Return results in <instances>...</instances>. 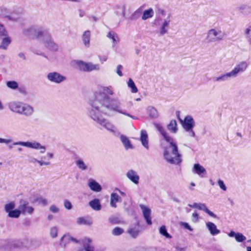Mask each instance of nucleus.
I'll return each instance as SVG.
<instances>
[{
  "instance_id": "nucleus-37",
  "label": "nucleus",
  "mask_w": 251,
  "mask_h": 251,
  "mask_svg": "<svg viewBox=\"0 0 251 251\" xmlns=\"http://www.w3.org/2000/svg\"><path fill=\"white\" fill-rule=\"evenodd\" d=\"M76 166L82 171H85L88 169V165L81 159H78L75 161Z\"/></svg>"
},
{
  "instance_id": "nucleus-6",
  "label": "nucleus",
  "mask_w": 251,
  "mask_h": 251,
  "mask_svg": "<svg viewBox=\"0 0 251 251\" xmlns=\"http://www.w3.org/2000/svg\"><path fill=\"white\" fill-rule=\"evenodd\" d=\"M249 64L246 61H242L238 62L233 69L229 72L232 78H235L239 74L245 72Z\"/></svg>"
},
{
  "instance_id": "nucleus-7",
  "label": "nucleus",
  "mask_w": 251,
  "mask_h": 251,
  "mask_svg": "<svg viewBox=\"0 0 251 251\" xmlns=\"http://www.w3.org/2000/svg\"><path fill=\"white\" fill-rule=\"evenodd\" d=\"M77 65L80 70L85 72L98 71L100 69V66L99 64H95L91 62L86 63L82 61H79L77 62Z\"/></svg>"
},
{
  "instance_id": "nucleus-52",
  "label": "nucleus",
  "mask_w": 251,
  "mask_h": 251,
  "mask_svg": "<svg viewBox=\"0 0 251 251\" xmlns=\"http://www.w3.org/2000/svg\"><path fill=\"white\" fill-rule=\"evenodd\" d=\"M218 184L221 189L224 191L226 190V187L222 180L219 179L218 181Z\"/></svg>"
},
{
  "instance_id": "nucleus-17",
  "label": "nucleus",
  "mask_w": 251,
  "mask_h": 251,
  "mask_svg": "<svg viewBox=\"0 0 251 251\" xmlns=\"http://www.w3.org/2000/svg\"><path fill=\"white\" fill-rule=\"evenodd\" d=\"M34 112V108L31 105L24 103L23 105L20 114L23 115L26 117L31 116Z\"/></svg>"
},
{
  "instance_id": "nucleus-56",
  "label": "nucleus",
  "mask_w": 251,
  "mask_h": 251,
  "mask_svg": "<svg viewBox=\"0 0 251 251\" xmlns=\"http://www.w3.org/2000/svg\"><path fill=\"white\" fill-rule=\"evenodd\" d=\"M65 207L67 209H71L72 207V204L70 201L67 200H65L64 202Z\"/></svg>"
},
{
  "instance_id": "nucleus-10",
  "label": "nucleus",
  "mask_w": 251,
  "mask_h": 251,
  "mask_svg": "<svg viewBox=\"0 0 251 251\" xmlns=\"http://www.w3.org/2000/svg\"><path fill=\"white\" fill-rule=\"evenodd\" d=\"M47 78L50 82L59 84L66 79V77L57 72H51L48 74Z\"/></svg>"
},
{
  "instance_id": "nucleus-28",
  "label": "nucleus",
  "mask_w": 251,
  "mask_h": 251,
  "mask_svg": "<svg viewBox=\"0 0 251 251\" xmlns=\"http://www.w3.org/2000/svg\"><path fill=\"white\" fill-rule=\"evenodd\" d=\"M228 235L229 237H234L236 241L238 242H242L246 239V237L242 233L239 232L235 233L233 231H230L228 234Z\"/></svg>"
},
{
  "instance_id": "nucleus-16",
  "label": "nucleus",
  "mask_w": 251,
  "mask_h": 251,
  "mask_svg": "<svg viewBox=\"0 0 251 251\" xmlns=\"http://www.w3.org/2000/svg\"><path fill=\"white\" fill-rule=\"evenodd\" d=\"M24 103L19 101H11L9 103L8 107L13 112L20 113Z\"/></svg>"
},
{
  "instance_id": "nucleus-23",
  "label": "nucleus",
  "mask_w": 251,
  "mask_h": 251,
  "mask_svg": "<svg viewBox=\"0 0 251 251\" xmlns=\"http://www.w3.org/2000/svg\"><path fill=\"white\" fill-rule=\"evenodd\" d=\"M193 172L201 177H203V175L206 173V170L199 164H194Z\"/></svg>"
},
{
  "instance_id": "nucleus-35",
  "label": "nucleus",
  "mask_w": 251,
  "mask_h": 251,
  "mask_svg": "<svg viewBox=\"0 0 251 251\" xmlns=\"http://www.w3.org/2000/svg\"><path fill=\"white\" fill-rule=\"evenodd\" d=\"M244 34L248 42L251 44V25H248L244 29Z\"/></svg>"
},
{
  "instance_id": "nucleus-22",
  "label": "nucleus",
  "mask_w": 251,
  "mask_h": 251,
  "mask_svg": "<svg viewBox=\"0 0 251 251\" xmlns=\"http://www.w3.org/2000/svg\"><path fill=\"white\" fill-rule=\"evenodd\" d=\"M88 186L93 191L100 192L102 188L100 184L93 179H90L88 183Z\"/></svg>"
},
{
  "instance_id": "nucleus-26",
  "label": "nucleus",
  "mask_w": 251,
  "mask_h": 251,
  "mask_svg": "<svg viewBox=\"0 0 251 251\" xmlns=\"http://www.w3.org/2000/svg\"><path fill=\"white\" fill-rule=\"evenodd\" d=\"M122 200L121 197L115 193H112L110 196V206L112 207H117L116 203L118 202L121 201Z\"/></svg>"
},
{
  "instance_id": "nucleus-21",
  "label": "nucleus",
  "mask_w": 251,
  "mask_h": 251,
  "mask_svg": "<svg viewBox=\"0 0 251 251\" xmlns=\"http://www.w3.org/2000/svg\"><path fill=\"white\" fill-rule=\"evenodd\" d=\"M140 140L142 143V145L147 150L149 149V139L147 131L145 130H142L141 131Z\"/></svg>"
},
{
  "instance_id": "nucleus-32",
  "label": "nucleus",
  "mask_w": 251,
  "mask_h": 251,
  "mask_svg": "<svg viewBox=\"0 0 251 251\" xmlns=\"http://www.w3.org/2000/svg\"><path fill=\"white\" fill-rule=\"evenodd\" d=\"M106 36L107 38L112 41L113 46H115L116 44L119 41V39L117 34L114 31H109L107 34Z\"/></svg>"
},
{
  "instance_id": "nucleus-9",
  "label": "nucleus",
  "mask_w": 251,
  "mask_h": 251,
  "mask_svg": "<svg viewBox=\"0 0 251 251\" xmlns=\"http://www.w3.org/2000/svg\"><path fill=\"white\" fill-rule=\"evenodd\" d=\"M98 93H100V94H103L104 95H105V96H106L108 99L107 105H111L109 103V97L108 96H113L114 94V89L112 86H104L101 87L100 89L96 91L94 94V98L97 99V95ZM116 105H120V104H117Z\"/></svg>"
},
{
  "instance_id": "nucleus-44",
  "label": "nucleus",
  "mask_w": 251,
  "mask_h": 251,
  "mask_svg": "<svg viewBox=\"0 0 251 251\" xmlns=\"http://www.w3.org/2000/svg\"><path fill=\"white\" fill-rule=\"evenodd\" d=\"M159 233L167 238L170 239L172 236L168 233L165 226H162L159 228Z\"/></svg>"
},
{
  "instance_id": "nucleus-12",
  "label": "nucleus",
  "mask_w": 251,
  "mask_h": 251,
  "mask_svg": "<svg viewBox=\"0 0 251 251\" xmlns=\"http://www.w3.org/2000/svg\"><path fill=\"white\" fill-rule=\"evenodd\" d=\"M188 206L191 208H198L200 210L204 211L210 216L216 218L217 216L212 211H210L204 203L195 202L192 204H189Z\"/></svg>"
},
{
  "instance_id": "nucleus-63",
  "label": "nucleus",
  "mask_w": 251,
  "mask_h": 251,
  "mask_svg": "<svg viewBox=\"0 0 251 251\" xmlns=\"http://www.w3.org/2000/svg\"><path fill=\"white\" fill-rule=\"evenodd\" d=\"M99 58L100 61L101 63H103L104 62H105L107 59V56H99Z\"/></svg>"
},
{
  "instance_id": "nucleus-48",
  "label": "nucleus",
  "mask_w": 251,
  "mask_h": 251,
  "mask_svg": "<svg viewBox=\"0 0 251 251\" xmlns=\"http://www.w3.org/2000/svg\"><path fill=\"white\" fill-rule=\"evenodd\" d=\"M58 228L56 226H53L50 229V235L51 237L55 238L57 236Z\"/></svg>"
},
{
  "instance_id": "nucleus-38",
  "label": "nucleus",
  "mask_w": 251,
  "mask_h": 251,
  "mask_svg": "<svg viewBox=\"0 0 251 251\" xmlns=\"http://www.w3.org/2000/svg\"><path fill=\"white\" fill-rule=\"evenodd\" d=\"M154 14L152 8H150L144 11L142 19L143 20H146L147 19L153 17Z\"/></svg>"
},
{
  "instance_id": "nucleus-47",
  "label": "nucleus",
  "mask_w": 251,
  "mask_h": 251,
  "mask_svg": "<svg viewBox=\"0 0 251 251\" xmlns=\"http://www.w3.org/2000/svg\"><path fill=\"white\" fill-rule=\"evenodd\" d=\"M124 232V230L122 228L119 227H115L112 231V233L115 236H119L122 234Z\"/></svg>"
},
{
  "instance_id": "nucleus-15",
  "label": "nucleus",
  "mask_w": 251,
  "mask_h": 251,
  "mask_svg": "<svg viewBox=\"0 0 251 251\" xmlns=\"http://www.w3.org/2000/svg\"><path fill=\"white\" fill-rule=\"evenodd\" d=\"M183 128L186 129L190 128H194L195 126L194 120L191 116H187L184 120L179 119Z\"/></svg>"
},
{
  "instance_id": "nucleus-55",
  "label": "nucleus",
  "mask_w": 251,
  "mask_h": 251,
  "mask_svg": "<svg viewBox=\"0 0 251 251\" xmlns=\"http://www.w3.org/2000/svg\"><path fill=\"white\" fill-rule=\"evenodd\" d=\"M7 35V32L5 30L3 26L0 24V36H6Z\"/></svg>"
},
{
  "instance_id": "nucleus-34",
  "label": "nucleus",
  "mask_w": 251,
  "mask_h": 251,
  "mask_svg": "<svg viewBox=\"0 0 251 251\" xmlns=\"http://www.w3.org/2000/svg\"><path fill=\"white\" fill-rule=\"evenodd\" d=\"M167 129L173 133H176L177 131V123L176 120L171 121L167 126Z\"/></svg>"
},
{
  "instance_id": "nucleus-31",
  "label": "nucleus",
  "mask_w": 251,
  "mask_h": 251,
  "mask_svg": "<svg viewBox=\"0 0 251 251\" xmlns=\"http://www.w3.org/2000/svg\"><path fill=\"white\" fill-rule=\"evenodd\" d=\"M89 204L91 207L95 210L99 211L101 208L100 201L98 199H95L90 201Z\"/></svg>"
},
{
  "instance_id": "nucleus-19",
  "label": "nucleus",
  "mask_w": 251,
  "mask_h": 251,
  "mask_svg": "<svg viewBox=\"0 0 251 251\" xmlns=\"http://www.w3.org/2000/svg\"><path fill=\"white\" fill-rule=\"evenodd\" d=\"M169 17L170 15L168 16L166 19L164 20L160 27L159 33L160 35H164L168 33L169 25L171 22Z\"/></svg>"
},
{
  "instance_id": "nucleus-50",
  "label": "nucleus",
  "mask_w": 251,
  "mask_h": 251,
  "mask_svg": "<svg viewBox=\"0 0 251 251\" xmlns=\"http://www.w3.org/2000/svg\"><path fill=\"white\" fill-rule=\"evenodd\" d=\"M7 86L12 89H16L18 87V85L16 82L14 81H8L7 82Z\"/></svg>"
},
{
  "instance_id": "nucleus-54",
  "label": "nucleus",
  "mask_w": 251,
  "mask_h": 251,
  "mask_svg": "<svg viewBox=\"0 0 251 251\" xmlns=\"http://www.w3.org/2000/svg\"><path fill=\"white\" fill-rule=\"evenodd\" d=\"M192 221L194 223H197L199 221V215L197 212H194L192 214Z\"/></svg>"
},
{
  "instance_id": "nucleus-64",
  "label": "nucleus",
  "mask_w": 251,
  "mask_h": 251,
  "mask_svg": "<svg viewBox=\"0 0 251 251\" xmlns=\"http://www.w3.org/2000/svg\"><path fill=\"white\" fill-rule=\"evenodd\" d=\"M47 158L49 159V160L52 159L53 157V154L51 152H48L47 153Z\"/></svg>"
},
{
  "instance_id": "nucleus-30",
  "label": "nucleus",
  "mask_w": 251,
  "mask_h": 251,
  "mask_svg": "<svg viewBox=\"0 0 251 251\" xmlns=\"http://www.w3.org/2000/svg\"><path fill=\"white\" fill-rule=\"evenodd\" d=\"M120 139L126 150L133 149V146L127 137L125 135H121L120 136Z\"/></svg>"
},
{
  "instance_id": "nucleus-61",
  "label": "nucleus",
  "mask_w": 251,
  "mask_h": 251,
  "mask_svg": "<svg viewBox=\"0 0 251 251\" xmlns=\"http://www.w3.org/2000/svg\"><path fill=\"white\" fill-rule=\"evenodd\" d=\"M181 225L186 229H188L190 231H192L193 228L190 226V225L187 223H182Z\"/></svg>"
},
{
  "instance_id": "nucleus-4",
  "label": "nucleus",
  "mask_w": 251,
  "mask_h": 251,
  "mask_svg": "<svg viewBox=\"0 0 251 251\" xmlns=\"http://www.w3.org/2000/svg\"><path fill=\"white\" fill-rule=\"evenodd\" d=\"M225 36V34L220 29L212 28L207 31L205 39L209 44L219 43L223 41Z\"/></svg>"
},
{
  "instance_id": "nucleus-51",
  "label": "nucleus",
  "mask_w": 251,
  "mask_h": 251,
  "mask_svg": "<svg viewBox=\"0 0 251 251\" xmlns=\"http://www.w3.org/2000/svg\"><path fill=\"white\" fill-rule=\"evenodd\" d=\"M187 133V135L192 137H195L196 136L195 133L193 130V128H190L186 129H184Z\"/></svg>"
},
{
  "instance_id": "nucleus-24",
  "label": "nucleus",
  "mask_w": 251,
  "mask_h": 251,
  "mask_svg": "<svg viewBox=\"0 0 251 251\" xmlns=\"http://www.w3.org/2000/svg\"><path fill=\"white\" fill-rule=\"evenodd\" d=\"M232 78V77L230 75V74L229 72L225 73L220 75L216 76L214 78V80L215 82H224L226 81H227L230 79Z\"/></svg>"
},
{
  "instance_id": "nucleus-2",
  "label": "nucleus",
  "mask_w": 251,
  "mask_h": 251,
  "mask_svg": "<svg viewBox=\"0 0 251 251\" xmlns=\"http://www.w3.org/2000/svg\"><path fill=\"white\" fill-rule=\"evenodd\" d=\"M154 126L165 141L169 143V146L166 147L164 151L165 160L172 164L178 165L181 161V155L178 152V148L174 139L169 135L164 127L160 124L154 123Z\"/></svg>"
},
{
  "instance_id": "nucleus-14",
  "label": "nucleus",
  "mask_w": 251,
  "mask_h": 251,
  "mask_svg": "<svg viewBox=\"0 0 251 251\" xmlns=\"http://www.w3.org/2000/svg\"><path fill=\"white\" fill-rule=\"evenodd\" d=\"M139 207L142 211L143 216L146 220L147 223L149 225H151L152 224V222L151 217V209L148 206L143 204H139Z\"/></svg>"
},
{
  "instance_id": "nucleus-5",
  "label": "nucleus",
  "mask_w": 251,
  "mask_h": 251,
  "mask_svg": "<svg viewBox=\"0 0 251 251\" xmlns=\"http://www.w3.org/2000/svg\"><path fill=\"white\" fill-rule=\"evenodd\" d=\"M13 145H20L25 147L28 148H31L35 150H40L41 153H43L46 151V148L45 146L42 145L40 143L36 141L33 142H23L19 141L14 142Z\"/></svg>"
},
{
  "instance_id": "nucleus-57",
  "label": "nucleus",
  "mask_w": 251,
  "mask_h": 251,
  "mask_svg": "<svg viewBox=\"0 0 251 251\" xmlns=\"http://www.w3.org/2000/svg\"><path fill=\"white\" fill-rule=\"evenodd\" d=\"M20 14L16 15L15 13H12L9 16V17L11 20L16 21L20 18Z\"/></svg>"
},
{
  "instance_id": "nucleus-42",
  "label": "nucleus",
  "mask_w": 251,
  "mask_h": 251,
  "mask_svg": "<svg viewBox=\"0 0 251 251\" xmlns=\"http://www.w3.org/2000/svg\"><path fill=\"white\" fill-rule=\"evenodd\" d=\"M72 237L69 234L64 235L61 239V245L65 246L66 245L71 242Z\"/></svg>"
},
{
  "instance_id": "nucleus-41",
  "label": "nucleus",
  "mask_w": 251,
  "mask_h": 251,
  "mask_svg": "<svg viewBox=\"0 0 251 251\" xmlns=\"http://www.w3.org/2000/svg\"><path fill=\"white\" fill-rule=\"evenodd\" d=\"M11 43V39L8 37H4L2 41L1 44L0 45V49L6 50L8 46Z\"/></svg>"
},
{
  "instance_id": "nucleus-18",
  "label": "nucleus",
  "mask_w": 251,
  "mask_h": 251,
  "mask_svg": "<svg viewBox=\"0 0 251 251\" xmlns=\"http://www.w3.org/2000/svg\"><path fill=\"white\" fill-rule=\"evenodd\" d=\"M126 176L134 183L137 184L139 183V176L135 171L133 170H129L126 173Z\"/></svg>"
},
{
  "instance_id": "nucleus-33",
  "label": "nucleus",
  "mask_w": 251,
  "mask_h": 251,
  "mask_svg": "<svg viewBox=\"0 0 251 251\" xmlns=\"http://www.w3.org/2000/svg\"><path fill=\"white\" fill-rule=\"evenodd\" d=\"M147 112L151 118H156L158 117V113L157 110L152 106H148L147 108Z\"/></svg>"
},
{
  "instance_id": "nucleus-58",
  "label": "nucleus",
  "mask_w": 251,
  "mask_h": 251,
  "mask_svg": "<svg viewBox=\"0 0 251 251\" xmlns=\"http://www.w3.org/2000/svg\"><path fill=\"white\" fill-rule=\"evenodd\" d=\"M122 69L123 66L121 65H119L117 66L116 73L120 76H122L123 75V73L122 72Z\"/></svg>"
},
{
  "instance_id": "nucleus-62",
  "label": "nucleus",
  "mask_w": 251,
  "mask_h": 251,
  "mask_svg": "<svg viewBox=\"0 0 251 251\" xmlns=\"http://www.w3.org/2000/svg\"><path fill=\"white\" fill-rule=\"evenodd\" d=\"M157 13L159 14H161L162 16L165 15L166 12L165 10L162 8H158L157 9Z\"/></svg>"
},
{
  "instance_id": "nucleus-46",
  "label": "nucleus",
  "mask_w": 251,
  "mask_h": 251,
  "mask_svg": "<svg viewBox=\"0 0 251 251\" xmlns=\"http://www.w3.org/2000/svg\"><path fill=\"white\" fill-rule=\"evenodd\" d=\"M128 233L131 235V236L135 238L138 235L139 231L137 229L132 228L128 230Z\"/></svg>"
},
{
  "instance_id": "nucleus-43",
  "label": "nucleus",
  "mask_w": 251,
  "mask_h": 251,
  "mask_svg": "<svg viewBox=\"0 0 251 251\" xmlns=\"http://www.w3.org/2000/svg\"><path fill=\"white\" fill-rule=\"evenodd\" d=\"M15 207V203L14 201H11L4 205V209L6 212L8 213L13 210Z\"/></svg>"
},
{
  "instance_id": "nucleus-29",
  "label": "nucleus",
  "mask_w": 251,
  "mask_h": 251,
  "mask_svg": "<svg viewBox=\"0 0 251 251\" xmlns=\"http://www.w3.org/2000/svg\"><path fill=\"white\" fill-rule=\"evenodd\" d=\"M91 33L89 30L85 31L82 36V39L84 46L86 47L90 46Z\"/></svg>"
},
{
  "instance_id": "nucleus-3",
  "label": "nucleus",
  "mask_w": 251,
  "mask_h": 251,
  "mask_svg": "<svg viewBox=\"0 0 251 251\" xmlns=\"http://www.w3.org/2000/svg\"><path fill=\"white\" fill-rule=\"evenodd\" d=\"M27 35H33L36 39L43 41L45 46L53 51L58 50V46L52 40L50 33L46 30H38L36 31L33 27L27 30Z\"/></svg>"
},
{
  "instance_id": "nucleus-25",
  "label": "nucleus",
  "mask_w": 251,
  "mask_h": 251,
  "mask_svg": "<svg viewBox=\"0 0 251 251\" xmlns=\"http://www.w3.org/2000/svg\"><path fill=\"white\" fill-rule=\"evenodd\" d=\"M13 241L9 240H0V247L5 250H13Z\"/></svg>"
},
{
  "instance_id": "nucleus-8",
  "label": "nucleus",
  "mask_w": 251,
  "mask_h": 251,
  "mask_svg": "<svg viewBox=\"0 0 251 251\" xmlns=\"http://www.w3.org/2000/svg\"><path fill=\"white\" fill-rule=\"evenodd\" d=\"M18 208L23 215H31L34 210V208L29 205V202L24 200L20 201Z\"/></svg>"
},
{
  "instance_id": "nucleus-45",
  "label": "nucleus",
  "mask_w": 251,
  "mask_h": 251,
  "mask_svg": "<svg viewBox=\"0 0 251 251\" xmlns=\"http://www.w3.org/2000/svg\"><path fill=\"white\" fill-rule=\"evenodd\" d=\"M128 87L130 88L131 89V92L136 93L138 92V89L136 87L134 81L131 79H129L127 83Z\"/></svg>"
},
{
  "instance_id": "nucleus-11",
  "label": "nucleus",
  "mask_w": 251,
  "mask_h": 251,
  "mask_svg": "<svg viewBox=\"0 0 251 251\" xmlns=\"http://www.w3.org/2000/svg\"><path fill=\"white\" fill-rule=\"evenodd\" d=\"M98 124L110 132L115 133L117 131L115 126L108 119L103 118Z\"/></svg>"
},
{
  "instance_id": "nucleus-1",
  "label": "nucleus",
  "mask_w": 251,
  "mask_h": 251,
  "mask_svg": "<svg viewBox=\"0 0 251 251\" xmlns=\"http://www.w3.org/2000/svg\"><path fill=\"white\" fill-rule=\"evenodd\" d=\"M107 98L103 94L98 93L97 99L91 102V107L88 109V114L93 120L98 123L103 118L101 114L108 115V111H114L122 114L133 119H137L136 117L131 115L125 110H123L119 105H107Z\"/></svg>"
},
{
  "instance_id": "nucleus-27",
  "label": "nucleus",
  "mask_w": 251,
  "mask_h": 251,
  "mask_svg": "<svg viewBox=\"0 0 251 251\" xmlns=\"http://www.w3.org/2000/svg\"><path fill=\"white\" fill-rule=\"evenodd\" d=\"M206 227L212 235L218 234L220 232V230L217 229L216 226L212 222H207L206 224Z\"/></svg>"
},
{
  "instance_id": "nucleus-39",
  "label": "nucleus",
  "mask_w": 251,
  "mask_h": 251,
  "mask_svg": "<svg viewBox=\"0 0 251 251\" xmlns=\"http://www.w3.org/2000/svg\"><path fill=\"white\" fill-rule=\"evenodd\" d=\"M77 223L79 225H91L93 223L91 219H86L83 217H79L77 219Z\"/></svg>"
},
{
  "instance_id": "nucleus-40",
  "label": "nucleus",
  "mask_w": 251,
  "mask_h": 251,
  "mask_svg": "<svg viewBox=\"0 0 251 251\" xmlns=\"http://www.w3.org/2000/svg\"><path fill=\"white\" fill-rule=\"evenodd\" d=\"M21 212L20 209H13L8 213V216L12 218H18L20 217Z\"/></svg>"
},
{
  "instance_id": "nucleus-49",
  "label": "nucleus",
  "mask_w": 251,
  "mask_h": 251,
  "mask_svg": "<svg viewBox=\"0 0 251 251\" xmlns=\"http://www.w3.org/2000/svg\"><path fill=\"white\" fill-rule=\"evenodd\" d=\"M36 201H37L39 204H42L43 206H46L48 204V201L47 200L42 197L37 198L36 200Z\"/></svg>"
},
{
  "instance_id": "nucleus-20",
  "label": "nucleus",
  "mask_w": 251,
  "mask_h": 251,
  "mask_svg": "<svg viewBox=\"0 0 251 251\" xmlns=\"http://www.w3.org/2000/svg\"><path fill=\"white\" fill-rule=\"evenodd\" d=\"M28 240L26 239L16 240L13 241V250L15 249H21L23 248H27V243Z\"/></svg>"
},
{
  "instance_id": "nucleus-60",
  "label": "nucleus",
  "mask_w": 251,
  "mask_h": 251,
  "mask_svg": "<svg viewBox=\"0 0 251 251\" xmlns=\"http://www.w3.org/2000/svg\"><path fill=\"white\" fill-rule=\"evenodd\" d=\"M12 142V140L10 139H3L2 138H0V143H5V144H8L9 143H11Z\"/></svg>"
},
{
  "instance_id": "nucleus-13",
  "label": "nucleus",
  "mask_w": 251,
  "mask_h": 251,
  "mask_svg": "<svg viewBox=\"0 0 251 251\" xmlns=\"http://www.w3.org/2000/svg\"><path fill=\"white\" fill-rule=\"evenodd\" d=\"M46 159V157L42 156L41 158V160H38L35 157L32 156L28 155L27 160L29 163L33 164H35L36 163H37L40 166L50 165V162L49 160L46 161H44V160H45Z\"/></svg>"
},
{
  "instance_id": "nucleus-53",
  "label": "nucleus",
  "mask_w": 251,
  "mask_h": 251,
  "mask_svg": "<svg viewBox=\"0 0 251 251\" xmlns=\"http://www.w3.org/2000/svg\"><path fill=\"white\" fill-rule=\"evenodd\" d=\"M50 211L52 213H56L59 212V208L55 205H51L50 207Z\"/></svg>"
},
{
  "instance_id": "nucleus-59",
  "label": "nucleus",
  "mask_w": 251,
  "mask_h": 251,
  "mask_svg": "<svg viewBox=\"0 0 251 251\" xmlns=\"http://www.w3.org/2000/svg\"><path fill=\"white\" fill-rule=\"evenodd\" d=\"M84 249L86 251H94V247L89 244H86Z\"/></svg>"
},
{
  "instance_id": "nucleus-36",
  "label": "nucleus",
  "mask_w": 251,
  "mask_h": 251,
  "mask_svg": "<svg viewBox=\"0 0 251 251\" xmlns=\"http://www.w3.org/2000/svg\"><path fill=\"white\" fill-rule=\"evenodd\" d=\"M238 10L243 14L249 15L251 14V6L242 4L238 7Z\"/></svg>"
}]
</instances>
